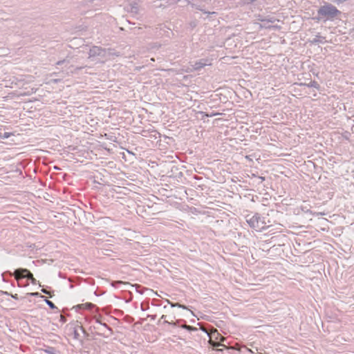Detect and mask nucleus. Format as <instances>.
<instances>
[{
  "instance_id": "obj_1",
  "label": "nucleus",
  "mask_w": 354,
  "mask_h": 354,
  "mask_svg": "<svg viewBox=\"0 0 354 354\" xmlns=\"http://www.w3.org/2000/svg\"><path fill=\"white\" fill-rule=\"evenodd\" d=\"M317 12L321 18L326 19H332L340 14V11L335 6L330 3L321 6Z\"/></svg>"
},
{
  "instance_id": "obj_2",
  "label": "nucleus",
  "mask_w": 354,
  "mask_h": 354,
  "mask_svg": "<svg viewBox=\"0 0 354 354\" xmlns=\"http://www.w3.org/2000/svg\"><path fill=\"white\" fill-rule=\"evenodd\" d=\"M248 222L250 226L256 231H261L266 228V224L261 221L260 217L258 216H253Z\"/></svg>"
},
{
  "instance_id": "obj_3",
  "label": "nucleus",
  "mask_w": 354,
  "mask_h": 354,
  "mask_svg": "<svg viewBox=\"0 0 354 354\" xmlns=\"http://www.w3.org/2000/svg\"><path fill=\"white\" fill-rule=\"evenodd\" d=\"M209 342L213 346H218L220 345V342L225 340V337H223L216 329H213L209 333Z\"/></svg>"
},
{
  "instance_id": "obj_4",
  "label": "nucleus",
  "mask_w": 354,
  "mask_h": 354,
  "mask_svg": "<svg viewBox=\"0 0 354 354\" xmlns=\"http://www.w3.org/2000/svg\"><path fill=\"white\" fill-rule=\"evenodd\" d=\"M21 270H28L25 269V268H19V269L16 270L14 272V276L17 281H19L20 279H21L23 278H26V277L25 276L26 273L21 272Z\"/></svg>"
},
{
  "instance_id": "obj_5",
  "label": "nucleus",
  "mask_w": 354,
  "mask_h": 354,
  "mask_svg": "<svg viewBox=\"0 0 354 354\" xmlns=\"http://www.w3.org/2000/svg\"><path fill=\"white\" fill-rule=\"evenodd\" d=\"M21 272L26 273L25 276L26 277L27 279H28L31 281V283L32 284L35 285L37 283L36 279L33 277V274L29 270H21Z\"/></svg>"
},
{
  "instance_id": "obj_6",
  "label": "nucleus",
  "mask_w": 354,
  "mask_h": 354,
  "mask_svg": "<svg viewBox=\"0 0 354 354\" xmlns=\"http://www.w3.org/2000/svg\"><path fill=\"white\" fill-rule=\"evenodd\" d=\"M93 306L94 305L93 304L87 302L85 304H79L76 306V308L80 309H91L93 307Z\"/></svg>"
},
{
  "instance_id": "obj_7",
  "label": "nucleus",
  "mask_w": 354,
  "mask_h": 354,
  "mask_svg": "<svg viewBox=\"0 0 354 354\" xmlns=\"http://www.w3.org/2000/svg\"><path fill=\"white\" fill-rule=\"evenodd\" d=\"M210 64H207L206 63H201V62H197L194 65V68L195 69H199V68H203V66H206V65H209Z\"/></svg>"
},
{
  "instance_id": "obj_8",
  "label": "nucleus",
  "mask_w": 354,
  "mask_h": 354,
  "mask_svg": "<svg viewBox=\"0 0 354 354\" xmlns=\"http://www.w3.org/2000/svg\"><path fill=\"white\" fill-rule=\"evenodd\" d=\"M170 304H171V306L172 307H178V308H186V307L185 306L181 305V304H180L178 303H176V304H171V303Z\"/></svg>"
},
{
  "instance_id": "obj_9",
  "label": "nucleus",
  "mask_w": 354,
  "mask_h": 354,
  "mask_svg": "<svg viewBox=\"0 0 354 354\" xmlns=\"http://www.w3.org/2000/svg\"><path fill=\"white\" fill-rule=\"evenodd\" d=\"M46 302L50 306V308L53 309L55 308V304L51 301L46 299Z\"/></svg>"
},
{
  "instance_id": "obj_10",
  "label": "nucleus",
  "mask_w": 354,
  "mask_h": 354,
  "mask_svg": "<svg viewBox=\"0 0 354 354\" xmlns=\"http://www.w3.org/2000/svg\"><path fill=\"white\" fill-rule=\"evenodd\" d=\"M11 133L6 132L3 136L0 135V137L2 138H8L10 136H11Z\"/></svg>"
},
{
  "instance_id": "obj_11",
  "label": "nucleus",
  "mask_w": 354,
  "mask_h": 354,
  "mask_svg": "<svg viewBox=\"0 0 354 354\" xmlns=\"http://www.w3.org/2000/svg\"><path fill=\"white\" fill-rule=\"evenodd\" d=\"M309 86L315 87L317 88L319 87V84L316 82H311Z\"/></svg>"
},
{
  "instance_id": "obj_12",
  "label": "nucleus",
  "mask_w": 354,
  "mask_h": 354,
  "mask_svg": "<svg viewBox=\"0 0 354 354\" xmlns=\"http://www.w3.org/2000/svg\"><path fill=\"white\" fill-rule=\"evenodd\" d=\"M41 291L44 293L48 295L50 297H52V294L49 291L46 290V289H42Z\"/></svg>"
},
{
  "instance_id": "obj_13",
  "label": "nucleus",
  "mask_w": 354,
  "mask_h": 354,
  "mask_svg": "<svg viewBox=\"0 0 354 354\" xmlns=\"http://www.w3.org/2000/svg\"><path fill=\"white\" fill-rule=\"evenodd\" d=\"M12 298L15 299H18V296L17 294H15V295H11Z\"/></svg>"
},
{
  "instance_id": "obj_14",
  "label": "nucleus",
  "mask_w": 354,
  "mask_h": 354,
  "mask_svg": "<svg viewBox=\"0 0 354 354\" xmlns=\"http://www.w3.org/2000/svg\"><path fill=\"white\" fill-rule=\"evenodd\" d=\"M218 113H213V114H212V115H207H207H206V116H207V117H212V116L216 115H218Z\"/></svg>"
},
{
  "instance_id": "obj_15",
  "label": "nucleus",
  "mask_w": 354,
  "mask_h": 354,
  "mask_svg": "<svg viewBox=\"0 0 354 354\" xmlns=\"http://www.w3.org/2000/svg\"><path fill=\"white\" fill-rule=\"evenodd\" d=\"M30 295H31L32 296H37L39 295V293L38 292H32Z\"/></svg>"
},
{
  "instance_id": "obj_16",
  "label": "nucleus",
  "mask_w": 354,
  "mask_h": 354,
  "mask_svg": "<svg viewBox=\"0 0 354 354\" xmlns=\"http://www.w3.org/2000/svg\"><path fill=\"white\" fill-rule=\"evenodd\" d=\"M272 28H275V29H280L281 28V27L279 26H272Z\"/></svg>"
}]
</instances>
